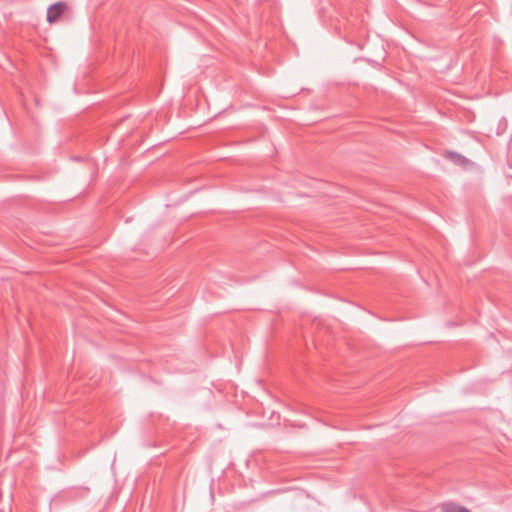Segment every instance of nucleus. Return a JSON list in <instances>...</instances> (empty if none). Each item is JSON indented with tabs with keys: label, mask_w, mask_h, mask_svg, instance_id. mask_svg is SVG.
<instances>
[{
	"label": "nucleus",
	"mask_w": 512,
	"mask_h": 512,
	"mask_svg": "<svg viewBox=\"0 0 512 512\" xmlns=\"http://www.w3.org/2000/svg\"><path fill=\"white\" fill-rule=\"evenodd\" d=\"M446 511L447 512H470L468 509H466L464 507L455 506V505L448 506Z\"/></svg>",
	"instance_id": "obj_3"
},
{
	"label": "nucleus",
	"mask_w": 512,
	"mask_h": 512,
	"mask_svg": "<svg viewBox=\"0 0 512 512\" xmlns=\"http://www.w3.org/2000/svg\"><path fill=\"white\" fill-rule=\"evenodd\" d=\"M67 10V5L63 2H58L48 8L47 21L50 24L55 23L61 15Z\"/></svg>",
	"instance_id": "obj_1"
},
{
	"label": "nucleus",
	"mask_w": 512,
	"mask_h": 512,
	"mask_svg": "<svg viewBox=\"0 0 512 512\" xmlns=\"http://www.w3.org/2000/svg\"><path fill=\"white\" fill-rule=\"evenodd\" d=\"M448 158L451 159L454 163L458 164V165H467L469 163L468 159H466L464 156L458 154V153H455V152H450L448 153Z\"/></svg>",
	"instance_id": "obj_2"
}]
</instances>
